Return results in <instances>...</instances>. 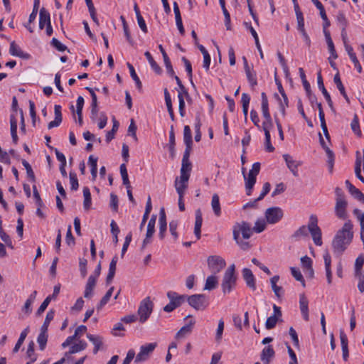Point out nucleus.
Here are the masks:
<instances>
[{
  "instance_id": "nucleus-58",
  "label": "nucleus",
  "mask_w": 364,
  "mask_h": 364,
  "mask_svg": "<svg viewBox=\"0 0 364 364\" xmlns=\"http://www.w3.org/2000/svg\"><path fill=\"white\" fill-rule=\"evenodd\" d=\"M323 159L327 164L329 173H332L335 164V154H331V156H328V154L324 155Z\"/></svg>"
},
{
  "instance_id": "nucleus-32",
  "label": "nucleus",
  "mask_w": 364,
  "mask_h": 364,
  "mask_svg": "<svg viewBox=\"0 0 364 364\" xmlns=\"http://www.w3.org/2000/svg\"><path fill=\"white\" fill-rule=\"evenodd\" d=\"M87 345L86 342H85L83 341H79V342L77 343H75L70 347L69 351L65 353V356H68V355L80 352V351L85 350L87 348Z\"/></svg>"
},
{
  "instance_id": "nucleus-44",
  "label": "nucleus",
  "mask_w": 364,
  "mask_h": 364,
  "mask_svg": "<svg viewBox=\"0 0 364 364\" xmlns=\"http://www.w3.org/2000/svg\"><path fill=\"white\" fill-rule=\"evenodd\" d=\"M144 55L146 56V59L148 60L151 67L152 69L157 73L161 74V68L160 66L156 63V62L154 60L153 57L151 56V53L149 51H146L144 53Z\"/></svg>"
},
{
  "instance_id": "nucleus-15",
  "label": "nucleus",
  "mask_w": 364,
  "mask_h": 364,
  "mask_svg": "<svg viewBox=\"0 0 364 364\" xmlns=\"http://www.w3.org/2000/svg\"><path fill=\"white\" fill-rule=\"evenodd\" d=\"M87 339L94 345L93 353L97 354L100 350H102L103 338L98 335L87 334Z\"/></svg>"
},
{
  "instance_id": "nucleus-20",
  "label": "nucleus",
  "mask_w": 364,
  "mask_h": 364,
  "mask_svg": "<svg viewBox=\"0 0 364 364\" xmlns=\"http://www.w3.org/2000/svg\"><path fill=\"white\" fill-rule=\"evenodd\" d=\"M308 304L309 302L305 295L301 294L299 296V308L303 318L306 321L309 319Z\"/></svg>"
},
{
  "instance_id": "nucleus-52",
  "label": "nucleus",
  "mask_w": 364,
  "mask_h": 364,
  "mask_svg": "<svg viewBox=\"0 0 364 364\" xmlns=\"http://www.w3.org/2000/svg\"><path fill=\"white\" fill-rule=\"evenodd\" d=\"M113 291H114V287H112L111 288H109V289L107 291V293L105 294V295L102 298L101 301H100V304H98V306H97V309L99 310L100 309L102 308V306H104L108 301L110 299L112 295V293H113Z\"/></svg>"
},
{
  "instance_id": "nucleus-21",
  "label": "nucleus",
  "mask_w": 364,
  "mask_h": 364,
  "mask_svg": "<svg viewBox=\"0 0 364 364\" xmlns=\"http://www.w3.org/2000/svg\"><path fill=\"white\" fill-rule=\"evenodd\" d=\"M54 113H55V119L51 121L48 125V128L49 129L58 127L62 122V113H61V107L60 105H55L54 107Z\"/></svg>"
},
{
  "instance_id": "nucleus-1",
  "label": "nucleus",
  "mask_w": 364,
  "mask_h": 364,
  "mask_svg": "<svg viewBox=\"0 0 364 364\" xmlns=\"http://www.w3.org/2000/svg\"><path fill=\"white\" fill-rule=\"evenodd\" d=\"M353 225L350 220H347L339 229L332 241L333 252L342 254L351 243L353 238Z\"/></svg>"
},
{
  "instance_id": "nucleus-61",
  "label": "nucleus",
  "mask_w": 364,
  "mask_h": 364,
  "mask_svg": "<svg viewBox=\"0 0 364 364\" xmlns=\"http://www.w3.org/2000/svg\"><path fill=\"white\" fill-rule=\"evenodd\" d=\"M345 183L348 191L353 196L357 198L359 196H360L361 192L357 188L353 186L349 181H346Z\"/></svg>"
},
{
  "instance_id": "nucleus-18",
  "label": "nucleus",
  "mask_w": 364,
  "mask_h": 364,
  "mask_svg": "<svg viewBox=\"0 0 364 364\" xmlns=\"http://www.w3.org/2000/svg\"><path fill=\"white\" fill-rule=\"evenodd\" d=\"M192 144H186V149L183 153L181 169L191 171L192 165L189 161Z\"/></svg>"
},
{
  "instance_id": "nucleus-55",
  "label": "nucleus",
  "mask_w": 364,
  "mask_h": 364,
  "mask_svg": "<svg viewBox=\"0 0 364 364\" xmlns=\"http://www.w3.org/2000/svg\"><path fill=\"white\" fill-rule=\"evenodd\" d=\"M118 127L119 123L115 119H114L112 129L110 131H109L106 134V141L107 142H109L112 139H114L115 133L118 129Z\"/></svg>"
},
{
  "instance_id": "nucleus-56",
  "label": "nucleus",
  "mask_w": 364,
  "mask_h": 364,
  "mask_svg": "<svg viewBox=\"0 0 364 364\" xmlns=\"http://www.w3.org/2000/svg\"><path fill=\"white\" fill-rule=\"evenodd\" d=\"M224 321L221 318L218 321V328H217V330H216V333H215V341L217 343H220L222 340V338H223V330H224Z\"/></svg>"
},
{
  "instance_id": "nucleus-19",
  "label": "nucleus",
  "mask_w": 364,
  "mask_h": 364,
  "mask_svg": "<svg viewBox=\"0 0 364 364\" xmlns=\"http://www.w3.org/2000/svg\"><path fill=\"white\" fill-rule=\"evenodd\" d=\"M279 280V276L275 275L270 279V284L274 295L278 298L281 299L284 295V290L281 286H278L277 284Z\"/></svg>"
},
{
  "instance_id": "nucleus-35",
  "label": "nucleus",
  "mask_w": 364,
  "mask_h": 364,
  "mask_svg": "<svg viewBox=\"0 0 364 364\" xmlns=\"http://www.w3.org/2000/svg\"><path fill=\"white\" fill-rule=\"evenodd\" d=\"M334 82L336 83L338 89L339 90L341 94L343 96L347 103H350V100L346 92L345 88L343 85L342 84V82L341 80L340 76L338 73H336L334 76Z\"/></svg>"
},
{
  "instance_id": "nucleus-38",
  "label": "nucleus",
  "mask_w": 364,
  "mask_h": 364,
  "mask_svg": "<svg viewBox=\"0 0 364 364\" xmlns=\"http://www.w3.org/2000/svg\"><path fill=\"white\" fill-rule=\"evenodd\" d=\"M29 332V327L27 326L20 334V337L17 341V343H16L14 349H13V353H16L18 351L19 348H21V346H22L23 343L24 342L28 333Z\"/></svg>"
},
{
  "instance_id": "nucleus-13",
  "label": "nucleus",
  "mask_w": 364,
  "mask_h": 364,
  "mask_svg": "<svg viewBox=\"0 0 364 364\" xmlns=\"http://www.w3.org/2000/svg\"><path fill=\"white\" fill-rule=\"evenodd\" d=\"M242 277L252 291H255L257 289L256 282L255 276L252 274L251 269L248 268H244L242 269Z\"/></svg>"
},
{
  "instance_id": "nucleus-37",
  "label": "nucleus",
  "mask_w": 364,
  "mask_h": 364,
  "mask_svg": "<svg viewBox=\"0 0 364 364\" xmlns=\"http://www.w3.org/2000/svg\"><path fill=\"white\" fill-rule=\"evenodd\" d=\"M10 124H11V134L13 139V141L16 144L18 141V136H17V120L14 115H11L10 117Z\"/></svg>"
},
{
  "instance_id": "nucleus-50",
  "label": "nucleus",
  "mask_w": 364,
  "mask_h": 364,
  "mask_svg": "<svg viewBox=\"0 0 364 364\" xmlns=\"http://www.w3.org/2000/svg\"><path fill=\"white\" fill-rule=\"evenodd\" d=\"M48 341V335L46 331H41L38 336L37 342L39 345V348L41 350H43L46 348V343Z\"/></svg>"
},
{
  "instance_id": "nucleus-33",
  "label": "nucleus",
  "mask_w": 364,
  "mask_h": 364,
  "mask_svg": "<svg viewBox=\"0 0 364 364\" xmlns=\"http://www.w3.org/2000/svg\"><path fill=\"white\" fill-rule=\"evenodd\" d=\"M211 207L214 212V214L216 216L219 217L221 215V208L219 196L216 193H214L212 196Z\"/></svg>"
},
{
  "instance_id": "nucleus-34",
  "label": "nucleus",
  "mask_w": 364,
  "mask_h": 364,
  "mask_svg": "<svg viewBox=\"0 0 364 364\" xmlns=\"http://www.w3.org/2000/svg\"><path fill=\"white\" fill-rule=\"evenodd\" d=\"M218 281L215 275L208 276L206 279L204 286V290L211 291L216 288Z\"/></svg>"
},
{
  "instance_id": "nucleus-54",
  "label": "nucleus",
  "mask_w": 364,
  "mask_h": 364,
  "mask_svg": "<svg viewBox=\"0 0 364 364\" xmlns=\"http://www.w3.org/2000/svg\"><path fill=\"white\" fill-rule=\"evenodd\" d=\"M127 67L129 70L131 77L136 82L137 87L140 90L141 88L142 84L140 79L137 76L134 67L129 63H127Z\"/></svg>"
},
{
  "instance_id": "nucleus-30",
  "label": "nucleus",
  "mask_w": 364,
  "mask_h": 364,
  "mask_svg": "<svg viewBox=\"0 0 364 364\" xmlns=\"http://www.w3.org/2000/svg\"><path fill=\"white\" fill-rule=\"evenodd\" d=\"M324 33V36L326 38L328 51H329L331 57H333V59H336L338 58V55L336 53L333 42L331 39L330 32H329V31H325V33Z\"/></svg>"
},
{
  "instance_id": "nucleus-12",
  "label": "nucleus",
  "mask_w": 364,
  "mask_h": 364,
  "mask_svg": "<svg viewBox=\"0 0 364 364\" xmlns=\"http://www.w3.org/2000/svg\"><path fill=\"white\" fill-rule=\"evenodd\" d=\"M283 217V210L279 207H272L265 211L267 222L269 224L278 223Z\"/></svg>"
},
{
  "instance_id": "nucleus-7",
  "label": "nucleus",
  "mask_w": 364,
  "mask_h": 364,
  "mask_svg": "<svg viewBox=\"0 0 364 364\" xmlns=\"http://www.w3.org/2000/svg\"><path fill=\"white\" fill-rule=\"evenodd\" d=\"M186 300L188 304L197 311L204 310L208 305V299L205 294L186 296Z\"/></svg>"
},
{
  "instance_id": "nucleus-53",
  "label": "nucleus",
  "mask_w": 364,
  "mask_h": 364,
  "mask_svg": "<svg viewBox=\"0 0 364 364\" xmlns=\"http://www.w3.org/2000/svg\"><path fill=\"white\" fill-rule=\"evenodd\" d=\"M320 16L323 21V33H325V31H328L327 28L330 26V21L327 18L324 7L322 6V4L321 3H320Z\"/></svg>"
},
{
  "instance_id": "nucleus-48",
  "label": "nucleus",
  "mask_w": 364,
  "mask_h": 364,
  "mask_svg": "<svg viewBox=\"0 0 364 364\" xmlns=\"http://www.w3.org/2000/svg\"><path fill=\"white\" fill-rule=\"evenodd\" d=\"M54 314H55V312L53 310H50L49 311L47 312L44 323L41 328V331L47 332L50 322L54 318Z\"/></svg>"
},
{
  "instance_id": "nucleus-23",
  "label": "nucleus",
  "mask_w": 364,
  "mask_h": 364,
  "mask_svg": "<svg viewBox=\"0 0 364 364\" xmlns=\"http://www.w3.org/2000/svg\"><path fill=\"white\" fill-rule=\"evenodd\" d=\"M203 223L202 213L200 209L196 210V221L194 226V234L197 240L200 238V229Z\"/></svg>"
},
{
  "instance_id": "nucleus-31",
  "label": "nucleus",
  "mask_w": 364,
  "mask_h": 364,
  "mask_svg": "<svg viewBox=\"0 0 364 364\" xmlns=\"http://www.w3.org/2000/svg\"><path fill=\"white\" fill-rule=\"evenodd\" d=\"M36 295H37V291H33L29 297L26 301L23 306L22 307V311L23 312H24L26 314H30L32 312L31 304H33V302L36 299Z\"/></svg>"
},
{
  "instance_id": "nucleus-51",
  "label": "nucleus",
  "mask_w": 364,
  "mask_h": 364,
  "mask_svg": "<svg viewBox=\"0 0 364 364\" xmlns=\"http://www.w3.org/2000/svg\"><path fill=\"white\" fill-rule=\"evenodd\" d=\"M22 165L24 166V168L26 170V173L28 178L32 181H36V176L34 174V172L33 171V169L31 168V166L29 164V163L26 160H22Z\"/></svg>"
},
{
  "instance_id": "nucleus-24",
  "label": "nucleus",
  "mask_w": 364,
  "mask_h": 364,
  "mask_svg": "<svg viewBox=\"0 0 364 364\" xmlns=\"http://www.w3.org/2000/svg\"><path fill=\"white\" fill-rule=\"evenodd\" d=\"M195 324V320L191 318L187 325L183 326L176 333V338H184L186 335L190 334Z\"/></svg>"
},
{
  "instance_id": "nucleus-5",
  "label": "nucleus",
  "mask_w": 364,
  "mask_h": 364,
  "mask_svg": "<svg viewBox=\"0 0 364 364\" xmlns=\"http://www.w3.org/2000/svg\"><path fill=\"white\" fill-rule=\"evenodd\" d=\"M191 171L181 169L180 176L176 178L174 186L178 195L185 194V191L188 188V183L191 176Z\"/></svg>"
},
{
  "instance_id": "nucleus-49",
  "label": "nucleus",
  "mask_w": 364,
  "mask_h": 364,
  "mask_svg": "<svg viewBox=\"0 0 364 364\" xmlns=\"http://www.w3.org/2000/svg\"><path fill=\"white\" fill-rule=\"evenodd\" d=\"M120 20L122 21L124 33V35L126 36V38H127V41L131 45H133L134 41H133V40H132V38L131 37L130 32H129V27H128V25H127V23L126 21L125 18L123 16H120Z\"/></svg>"
},
{
  "instance_id": "nucleus-43",
  "label": "nucleus",
  "mask_w": 364,
  "mask_h": 364,
  "mask_svg": "<svg viewBox=\"0 0 364 364\" xmlns=\"http://www.w3.org/2000/svg\"><path fill=\"white\" fill-rule=\"evenodd\" d=\"M356 161H355V173L357 178L364 183V178L363 177V174H361V160L360 156V152L358 151L356 152Z\"/></svg>"
},
{
  "instance_id": "nucleus-2",
  "label": "nucleus",
  "mask_w": 364,
  "mask_h": 364,
  "mask_svg": "<svg viewBox=\"0 0 364 364\" xmlns=\"http://www.w3.org/2000/svg\"><path fill=\"white\" fill-rule=\"evenodd\" d=\"M252 232L253 229L251 228L250 225L245 221L237 223L233 226V238L242 250H247L250 248V245L248 242H245L240 239V234L241 233L242 237L247 240L251 237Z\"/></svg>"
},
{
  "instance_id": "nucleus-10",
  "label": "nucleus",
  "mask_w": 364,
  "mask_h": 364,
  "mask_svg": "<svg viewBox=\"0 0 364 364\" xmlns=\"http://www.w3.org/2000/svg\"><path fill=\"white\" fill-rule=\"evenodd\" d=\"M348 202L346 198L339 196L336 199L335 214L336 217L341 220H348V215L347 213Z\"/></svg>"
},
{
  "instance_id": "nucleus-4",
  "label": "nucleus",
  "mask_w": 364,
  "mask_h": 364,
  "mask_svg": "<svg viewBox=\"0 0 364 364\" xmlns=\"http://www.w3.org/2000/svg\"><path fill=\"white\" fill-rule=\"evenodd\" d=\"M310 232L314 243L318 245V228L317 226V218L316 216H311L310 218V223L309 225L302 226L299 230H297L293 237L296 238H299L301 236L307 235L308 233Z\"/></svg>"
},
{
  "instance_id": "nucleus-42",
  "label": "nucleus",
  "mask_w": 364,
  "mask_h": 364,
  "mask_svg": "<svg viewBox=\"0 0 364 364\" xmlns=\"http://www.w3.org/2000/svg\"><path fill=\"white\" fill-rule=\"evenodd\" d=\"M120 173L122 178L123 184L126 186L127 188H131L130 181L129 180L128 173L127 170L126 165L122 164L119 167Z\"/></svg>"
},
{
  "instance_id": "nucleus-14",
  "label": "nucleus",
  "mask_w": 364,
  "mask_h": 364,
  "mask_svg": "<svg viewBox=\"0 0 364 364\" xmlns=\"http://www.w3.org/2000/svg\"><path fill=\"white\" fill-rule=\"evenodd\" d=\"M283 158L285 160L287 167L294 176H298L297 168L301 166V163L299 161H296L289 154H284Z\"/></svg>"
},
{
  "instance_id": "nucleus-29",
  "label": "nucleus",
  "mask_w": 364,
  "mask_h": 364,
  "mask_svg": "<svg viewBox=\"0 0 364 364\" xmlns=\"http://www.w3.org/2000/svg\"><path fill=\"white\" fill-rule=\"evenodd\" d=\"M117 262V257L114 256L110 263L109 267V272L107 274V278H106V283L107 284H110L115 275L116 272V265Z\"/></svg>"
},
{
  "instance_id": "nucleus-47",
  "label": "nucleus",
  "mask_w": 364,
  "mask_h": 364,
  "mask_svg": "<svg viewBox=\"0 0 364 364\" xmlns=\"http://www.w3.org/2000/svg\"><path fill=\"white\" fill-rule=\"evenodd\" d=\"M265 120L263 122L262 127L264 135L270 134V129L273 127V122L271 116L264 117Z\"/></svg>"
},
{
  "instance_id": "nucleus-9",
  "label": "nucleus",
  "mask_w": 364,
  "mask_h": 364,
  "mask_svg": "<svg viewBox=\"0 0 364 364\" xmlns=\"http://www.w3.org/2000/svg\"><path fill=\"white\" fill-rule=\"evenodd\" d=\"M157 346L156 343H150L140 347V350L135 357V363H141L146 360Z\"/></svg>"
},
{
  "instance_id": "nucleus-36",
  "label": "nucleus",
  "mask_w": 364,
  "mask_h": 364,
  "mask_svg": "<svg viewBox=\"0 0 364 364\" xmlns=\"http://www.w3.org/2000/svg\"><path fill=\"white\" fill-rule=\"evenodd\" d=\"M245 74L247 78V80L252 87H255L257 85L256 73L254 71L252 68H246L245 69Z\"/></svg>"
},
{
  "instance_id": "nucleus-63",
  "label": "nucleus",
  "mask_w": 364,
  "mask_h": 364,
  "mask_svg": "<svg viewBox=\"0 0 364 364\" xmlns=\"http://www.w3.org/2000/svg\"><path fill=\"white\" fill-rule=\"evenodd\" d=\"M70 188L73 191H76L78 188L79 183L77 178V175L74 172H70Z\"/></svg>"
},
{
  "instance_id": "nucleus-41",
  "label": "nucleus",
  "mask_w": 364,
  "mask_h": 364,
  "mask_svg": "<svg viewBox=\"0 0 364 364\" xmlns=\"http://www.w3.org/2000/svg\"><path fill=\"white\" fill-rule=\"evenodd\" d=\"M83 207L85 210H87L90 208L92 202H91V193L88 187L83 188Z\"/></svg>"
},
{
  "instance_id": "nucleus-28",
  "label": "nucleus",
  "mask_w": 364,
  "mask_h": 364,
  "mask_svg": "<svg viewBox=\"0 0 364 364\" xmlns=\"http://www.w3.org/2000/svg\"><path fill=\"white\" fill-rule=\"evenodd\" d=\"M274 355V350L272 346L265 347L262 352L261 360L264 364H269L270 359Z\"/></svg>"
},
{
  "instance_id": "nucleus-39",
  "label": "nucleus",
  "mask_w": 364,
  "mask_h": 364,
  "mask_svg": "<svg viewBox=\"0 0 364 364\" xmlns=\"http://www.w3.org/2000/svg\"><path fill=\"white\" fill-rule=\"evenodd\" d=\"M320 146L323 150L324 155L328 154V156L329 155L331 156V154H334L333 151L331 148V140L325 141L323 139H322L321 134H320Z\"/></svg>"
},
{
  "instance_id": "nucleus-8",
  "label": "nucleus",
  "mask_w": 364,
  "mask_h": 364,
  "mask_svg": "<svg viewBox=\"0 0 364 364\" xmlns=\"http://www.w3.org/2000/svg\"><path fill=\"white\" fill-rule=\"evenodd\" d=\"M260 170V164L257 162L252 165L250 170L248 176H245V188L247 191V195H250V191L256 183V177Z\"/></svg>"
},
{
  "instance_id": "nucleus-27",
  "label": "nucleus",
  "mask_w": 364,
  "mask_h": 364,
  "mask_svg": "<svg viewBox=\"0 0 364 364\" xmlns=\"http://www.w3.org/2000/svg\"><path fill=\"white\" fill-rule=\"evenodd\" d=\"M49 23H50V14L44 8H42L39 14L40 29H43L46 25Z\"/></svg>"
},
{
  "instance_id": "nucleus-11",
  "label": "nucleus",
  "mask_w": 364,
  "mask_h": 364,
  "mask_svg": "<svg viewBox=\"0 0 364 364\" xmlns=\"http://www.w3.org/2000/svg\"><path fill=\"white\" fill-rule=\"evenodd\" d=\"M226 265V262L224 259L218 255H211L208 258V266L210 270L217 274L220 272Z\"/></svg>"
},
{
  "instance_id": "nucleus-45",
  "label": "nucleus",
  "mask_w": 364,
  "mask_h": 364,
  "mask_svg": "<svg viewBox=\"0 0 364 364\" xmlns=\"http://www.w3.org/2000/svg\"><path fill=\"white\" fill-rule=\"evenodd\" d=\"M97 158L94 157L92 155L90 156L89 159H88V164H90V166L91 167L90 171H91V175H92L93 180H95L97 177Z\"/></svg>"
},
{
  "instance_id": "nucleus-25",
  "label": "nucleus",
  "mask_w": 364,
  "mask_h": 364,
  "mask_svg": "<svg viewBox=\"0 0 364 364\" xmlns=\"http://www.w3.org/2000/svg\"><path fill=\"white\" fill-rule=\"evenodd\" d=\"M323 260H324V264H325V269H326V274L327 278V282L328 284H331L332 282V273L331 270V259L329 253L326 252L323 255Z\"/></svg>"
},
{
  "instance_id": "nucleus-26",
  "label": "nucleus",
  "mask_w": 364,
  "mask_h": 364,
  "mask_svg": "<svg viewBox=\"0 0 364 364\" xmlns=\"http://www.w3.org/2000/svg\"><path fill=\"white\" fill-rule=\"evenodd\" d=\"M301 263L304 271L309 274L310 277H312L314 275V270L311 259L307 256H304L301 258Z\"/></svg>"
},
{
  "instance_id": "nucleus-16",
  "label": "nucleus",
  "mask_w": 364,
  "mask_h": 364,
  "mask_svg": "<svg viewBox=\"0 0 364 364\" xmlns=\"http://www.w3.org/2000/svg\"><path fill=\"white\" fill-rule=\"evenodd\" d=\"M159 222V236L162 240V239H164V237L165 236V232H166V228H167L166 216V213H165V210L164 208H161L160 209Z\"/></svg>"
},
{
  "instance_id": "nucleus-22",
  "label": "nucleus",
  "mask_w": 364,
  "mask_h": 364,
  "mask_svg": "<svg viewBox=\"0 0 364 364\" xmlns=\"http://www.w3.org/2000/svg\"><path fill=\"white\" fill-rule=\"evenodd\" d=\"M167 297L171 303L175 304L176 307L180 306L186 299V296L179 295L175 291H168L167 293Z\"/></svg>"
},
{
  "instance_id": "nucleus-64",
  "label": "nucleus",
  "mask_w": 364,
  "mask_h": 364,
  "mask_svg": "<svg viewBox=\"0 0 364 364\" xmlns=\"http://www.w3.org/2000/svg\"><path fill=\"white\" fill-rule=\"evenodd\" d=\"M364 264V257L363 255L358 256L355 262V273L361 272Z\"/></svg>"
},
{
  "instance_id": "nucleus-17",
  "label": "nucleus",
  "mask_w": 364,
  "mask_h": 364,
  "mask_svg": "<svg viewBox=\"0 0 364 364\" xmlns=\"http://www.w3.org/2000/svg\"><path fill=\"white\" fill-rule=\"evenodd\" d=\"M9 53L13 56H17L23 59L30 58V55L24 53L15 41H12L10 43Z\"/></svg>"
},
{
  "instance_id": "nucleus-57",
  "label": "nucleus",
  "mask_w": 364,
  "mask_h": 364,
  "mask_svg": "<svg viewBox=\"0 0 364 364\" xmlns=\"http://www.w3.org/2000/svg\"><path fill=\"white\" fill-rule=\"evenodd\" d=\"M266 228V222L264 219L259 218L258 219L255 223V226L253 227V231H255L257 233H260L262 231H264Z\"/></svg>"
},
{
  "instance_id": "nucleus-46",
  "label": "nucleus",
  "mask_w": 364,
  "mask_h": 364,
  "mask_svg": "<svg viewBox=\"0 0 364 364\" xmlns=\"http://www.w3.org/2000/svg\"><path fill=\"white\" fill-rule=\"evenodd\" d=\"M350 127L353 132L358 136H361L362 132L360 129L358 117L356 114H354L353 119L350 123Z\"/></svg>"
},
{
  "instance_id": "nucleus-62",
  "label": "nucleus",
  "mask_w": 364,
  "mask_h": 364,
  "mask_svg": "<svg viewBox=\"0 0 364 364\" xmlns=\"http://www.w3.org/2000/svg\"><path fill=\"white\" fill-rule=\"evenodd\" d=\"M355 277L358 280V289L360 293L364 292V272L355 273Z\"/></svg>"
},
{
  "instance_id": "nucleus-60",
  "label": "nucleus",
  "mask_w": 364,
  "mask_h": 364,
  "mask_svg": "<svg viewBox=\"0 0 364 364\" xmlns=\"http://www.w3.org/2000/svg\"><path fill=\"white\" fill-rule=\"evenodd\" d=\"M294 8L296 16L297 25L301 26L302 23L304 22L303 14L299 8L298 2L293 3Z\"/></svg>"
},
{
  "instance_id": "nucleus-3",
  "label": "nucleus",
  "mask_w": 364,
  "mask_h": 364,
  "mask_svg": "<svg viewBox=\"0 0 364 364\" xmlns=\"http://www.w3.org/2000/svg\"><path fill=\"white\" fill-rule=\"evenodd\" d=\"M237 277L235 274V265L234 264L229 266L225 270L222 282L221 288L224 294H229L236 287Z\"/></svg>"
},
{
  "instance_id": "nucleus-6",
  "label": "nucleus",
  "mask_w": 364,
  "mask_h": 364,
  "mask_svg": "<svg viewBox=\"0 0 364 364\" xmlns=\"http://www.w3.org/2000/svg\"><path fill=\"white\" fill-rule=\"evenodd\" d=\"M154 304L149 297L143 299L139 306L137 314L139 316V321L144 323L152 313Z\"/></svg>"
},
{
  "instance_id": "nucleus-40",
  "label": "nucleus",
  "mask_w": 364,
  "mask_h": 364,
  "mask_svg": "<svg viewBox=\"0 0 364 364\" xmlns=\"http://www.w3.org/2000/svg\"><path fill=\"white\" fill-rule=\"evenodd\" d=\"M261 98H262V112L263 117H268L271 116L269 111V104H268V99L267 97V95L264 92H262L261 94Z\"/></svg>"
},
{
  "instance_id": "nucleus-59",
  "label": "nucleus",
  "mask_w": 364,
  "mask_h": 364,
  "mask_svg": "<svg viewBox=\"0 0 364 364\" xmlns=\"http://www.w3.org/2000/svg\"><path fill=\"white\" fill-rule=\"evenodd\" d=\"M183 140H184L185 144H193L191 130L189 126H188V125L184 127Z\"/></svg>"
}]
</instances>
